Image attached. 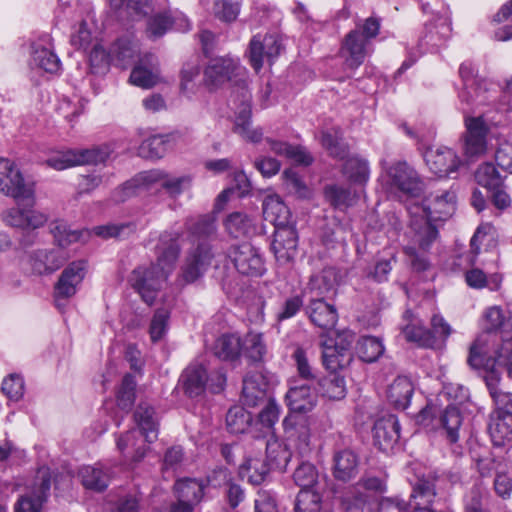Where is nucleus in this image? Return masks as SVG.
<instances>
[{"instance_id": "nucleus-55", "label": "nucleus", "mask_w": 512, "mask_h": 512, "mask_svg": "<svg viewBox=\"0 0 512 512\" xmlns=\"http://www.w3.org/2000/svg\"><path fill=\"white\" fill-rule=\"evenodd\" d=\"M325 197L337 209H345L353 205L355 195L349 188L339 185H329L325 188Z\"/></svg>"}, {"instance_id": "nucleus-27", "label": "nucleus", "mask_w": 512, "mask_h": 512, "mask_svg": "<svg viewBox=\"0 0 512 512\" xmlns=\"http://www.w3.org/2000/svg\"><path fill=\"white\" fill-rule=\"evenodd\" d=\"M237 69L238 62L232 58H214L204 71L205 82L208 86L218 87L231 80Z\"/></svg>"}, {"instance_id": "nucleus-11", "label": "nucleus", "mask_w": 512, "mask_h": 512, "mask_svg": "<svg viewBox=\"0 0 512 512\" xmlns=\"http://www.w3.org/2000/svg\"><path fill=\"white\" fill-rule=\"evenodd\" d=\"M387 184L404 194L416 196L422 190V180L417 171L405 161H398L386 171Z\"/></svg>"}, {"instance_id": "nucleus-32", "label": "nucleus", "mask_w": 512, "mask_h": 512, "mask_svg": "<svg viewBox=\"0 0 512 512\" xmlns=\"http://www.w3.org/2000/svg\"><path fill=\"white\" fill-rule=\"evenodd\" d=\"M139 53V44L133 35H125L118 38L110 48V55L113 61L122 68L131 64Z\"/></svg>"}, {"instance_id": "nucleus-12", "label": "nucleus", "mask_w": 512, "mask_h": 512, "mask_svg": "<svg viewBox=\"0 0 512 512\" xmlns=\"http://www.w3.org/2000/svg\"><path fill=\"white\" fill-rule=\"evenodd\" d=\"M213 257L210 244L205 241L200 242L186 258L178 278L179 283L187 285L198 280L210 266Z\"/></svg>"}, {"instance_id": "nucleus-19", "label": "nucleus", "mask_w": 512, "mask_h": 512, "mask_svg": "<svg viewBox=\"0 0 512 512\" xmlns=\"http://www.w3.org/2000/svg\"><path fill=\"white\" fill-rule=\"evenodd\" d=\"M464 151L468 157H479L487 150L488 127L482 117H466Z\"/></svg>"}, {"instance_id": "nucleus-64", "label": "nucleus", "mask_w": 512, "mask_h": 512, "mask_svg": "<svg viewBox=\"0 0 512 512\" xmlns=\"http://www.w3.org/2000/svg\"><path fill=\"white\" fill-rule=\"evenodd\" d=\"M173 21L165 13H159L150 17L147 21V36L151 39L162 37L171 27Z\"/></svg>"}, {"instance_id": "nucleus-54", "label": "nucleus", "mask_w": 512, "mask_h": 512, "mask_svg": "<svg viewBox=\"0 0 512 512\" xmlns=\"http://www.w3.org/2000/svg\"><path fill=\"white\" fill-rule=\"evenodd\" d=\"M322 497L316 489H301L295 500V512H319Z\"/></svg>"}, {"instance_id": "nucleus-60", "label": "nucleus", "mask_w": 512, "mask_h": 512, "mask_svg": "<svg viewBox=\"0 0 512 512\" xmlns=\"http://www.w3.org/2000/svg\"><path fill=\"white\" fill-rule=\"evenodd\" d=\"M280 406L274 399H268L258 414V423L266 429L269 436L274 435L273 429L280 417Z\"/></svg>"}, {"instance_id": "nucleus-59", "label": "nucleus", "mask_w": 512, "mask_h": 512, "mask_svg": "<svg viewBox=\"0 0 512 512\" xmlns=\"http://www.w3.org/2000/svg\"><path fill=\"white\" fill-rule=\"evenodd\" d=\"M370 496L356 489H348L341 498L343 512H365Z\"/></svg>"}, {"instance_id": "nucleus-6", "label": "nucleus", "mask_w": 512, "mask_h": 512, "mask_svg": "<svg viewBox=\"0 0 512 512\" xmlns=\"http://www.w3.org/2000/svg\"><path fill=\"white\" fill-rule=\"evenodd\" d=\"M111 150L107 145L94 146L86 149H66L52 153L45 161L52 169L61 171L80 165L98 164L104 162Z\"/></svg>"}, {"instance_id": "nucleus-57", "label": "nucleus", "mask_w": 512, "mask_h": 512, "mask_svg": "<svg viewBox=\"0 0 512 512\" xmlns=\"http://www.w3.org/2000/svg\"><path fill=\"white\" fill-rule=\"evenodd\" d=\"M303 292L301 294L291 295L284 299L275 314L278 322H282L295 317L302 309L305 310Z\"/></svg>"}, {"instance_id": "nucleus-17", "label": "nucleus", "mask_w": 512, "mask_h": 512, "mask_svg": "<svg viewBox=\"0 0 512 512\" xmlns=\"http://www.w3.org/2000/svg\"><path fill=\"white\" fill-rule=\"evenodd\" d=\"M87 264L83 260L71 262L61 273L54 286V298L59 306L61 299L74 296L86 274Z\"/></svg>"}, {"instance_id": "nucleus-56", "label": "nucleus", "mask_w": 512, "mask_h": 512, "mask_svg": "<svg viewBox=\"0 0 512 512\" xmlns=\"http://www.w3.org/2000/svg\"><path fill=\"white\" fill-rule=\"evenodd\" d=\"M252 417L243 407L234 406L226 414V425L231 433L239 434L246 431Z\"/></svg>"}, {"instance_id": "nucleus-63", "label": "nucleus", "mask_w": 512, "mask_h": 512, "mask_svg": "<svg viewBox=\"0 0 512 512\" xmlns=\"http://www.w3.org/2000/svg\"><path fill=\"white\" fill-rule=\"evenodd\" d=\"M89 235V230H72L65 224L57 225L54 232L56 241L62 247L78 241H85Z\"/></svg>"}, {"instance_id": "nucleus-45", "label": "nucleus", "mask_w": 512, "mask_h": 512, "mask_svg": "<svg viewBox=\"0 0 512 512\" xmlns=\"http://www.w3.org/2000/svg\"><path fill=\"white\" fill-rule=\"evenodd\" d=\"M265 384L261 386L255 376L243 379L242 402L248 407H255L266 399Z\"/></svg>"}, {"instance_id": "nucleus-43", "label": "nucleus", "mask_w": 512, "mask_h": 512, "mask_svg": "<svg viewBox=\"0 0 512 512\" xmlns=\"http://www.w3.org/2000/svg\"><path fill=\"white\" fill-rule=\"evenodd\" d=\"M320 394L330 400H341L346 396V381L343 376L331 373L319 381Z\"/></svg>"}, {"instance_id": "nucleus-62", "label": "nucleus", "mask_w": 512, "mask_h": 512, "mask_svg": "<svg viewBox=\"0 0 512 512\" xmlns=\"http://www.w3.org/2000/svg\"><path fill=\"white\" fill-rule=\"evenodd\" d=\"M170 313L165 308L157 309L151 319L149 334L152 342L160 341L168 330Z\"/></svg>"}, {"instance_id": "nucleus-29", "label": "nucleus", "mask_w": 512, "mask_h": 512, "mask_svg": "<svg viewBox=\"0 0 512 512\" xmlns=\"http://www.w3.org/2000/svg\"><path fill=\"white\" fill-rule=\"evenodd\" d=\"M359 471V457L352 450L344 449L333 456V476L338 481L348 482L356 477Z\"/></svg>"}, {"instance_id": "nucleus-10", "label": "nucleus", "mask_w": 512, "mask_h": 512, "mask_svg": "<svg viewBox=\"0 0 512 512\" xmlns=\"http://www.w3.org/2000/svg\"><path fill=\"white\" fill-rule=\"evenodd\" d=\"M284 432L298 454L304 458L308 457L314 447L311 442V429L308 417L305 415L288 414L283 420Z\"/></svg>"}, {"instance_id": "nucleus-50", "label": "nucleus", "mask_w": 512, "mask_h": 512, "mask_svg": "<svg viewBox=\"0 0 512 512\" xmlns=\"http://www.w3.org/2000/svg\"><path fill=\"white\" fill-rule=\"evenodd\" d=\"M227 232L235 238L247 236L253 229L251 218L242 212H233L224 221Z\"/></svg>"}, {"instance_id": "nucleus-44", "label": "nucleus", "mask_w": 512, "mask_h": 512, "mask_svg": "<svg viewBox=\"0 0 512 512\" xmlns=\"http://www.w3.org/2000/svg\"><path fill=\"white\" fill-rule=\"evenodd\" d=\"M343 174L354 184H365L369 179V166L365 159L358 156L346 157Z\"/></svg>"}, {"instance_id": "nucleus-21", "label": "nucleus", "mask_w": 512, "mask_h": 512, "mask_svg": "<svg viewBox=\"0 0 512 512\" xmlns=\"http://www.w3.org/2000/svg\"><path fill=\"white\" fill-rule=\"evenodd\" d=\"M400 438V425L398 419L389 415L377 420L373 427V439L379 450L389 453Z\"/></svg>"}, {"instance_id": "nucleus-13", "label": "nucleus", "mask_w": 512, "mask_h": 512, "mask_svg": "<svg viewBox=\"0 0 512 512\" xmlns=\"http://www.w3.org/2000/svg\"><path fill=\"white\" fill-rule=\"evenodd\" d=\"M137 181L147 187L159 184L173 198L189 190L192 186V177L190 175L171 176L160 169L140 173Z\"/></svg>"}, {"instance_id": "nucleus-9", "label": "nucleus", "mask_w": 512, "mask_h": 512, "mask_svg": "<svg viewBox=\"0 0 512 512\" xmlns=\"http://www.w3.org/2000/svg\"><path fill=\"white\" fill-rule=\"evenodd\" d=\"M228 257L237 271L250 277H260L265 271L264 260L257 248L250 243L230 247Z\"/></svg>"}, {"instance_id": "nucleus-30", "label": "nucleus", "mask_w": 512, "mask_h": 512, "mask_svg": "<svg viewBox=\"0 0 512 512\" xmlns=\"http://www.w3.org/2000/svg\"><path fill=\"white\" fill-rule=\"evenodd\" d=\"M205 485L194 478L179 479L174 484V493L181 503L196 507L204 497Z\"/></svg>"}, {"instance_id": "nucleus-39", "label": "nucleus", "mask_w": 512, "mask_h": 512, "mask_svg": "<svg viewBox=\"0 0 512 512\" xmlns=\"http://www.w3.org/2000/svg\"><path fill=\"white\" fill-rule=\"evenodd\" d=\"M171 138L170 134L152 135L140 144L138 154L146 159H160L170 147Z\"/></svg>"}, {"instance_id": "nucleus-28", "label": "nucleus", "mask_w": 512, "mask_h": 512, "mask_svg": "<svg viewBox=\"0 0 512 512\" xmlns=\"http://www.w3.org/2000/svg\"><path fill=\"white\" fill-rule=\"evenodd\" d=\"M316 395L308 384L290 387L286 393V402L290 409L289 414L304 415L316 406Z\"/></svg>"}, {"instance_id": "nucleus-24", "label": "nucleus", "mask_w": 512, "mask_h": 512, "mask_svg": "<svg viewBox=\"0 0 512 512\" xmlns=\"http://www.w3.org/2000/svg\"><path fill=\"white\" fill-rule=\"evenodd\" d=\"M2 220L9 226L26 229L42 227L48 220V216L32 208H11L2 213Z\"/></svg>"}, {"instance_id": "nucleus-2", "label": "nucleus", "mask_w": 512, "mask_h": 512, "mask_svg": "<svg viewBox=\"0 0 512 512\" xmlns=\"http://www.w3.org/2000/svg\"><path fill=\"white\" fill-rule=\"evenodd\" d=\"M411 211L410 227L413 241L426 250L438 237V230L432 221H444L456 210V194L452 190L431 192L424 200V206Z\"/></svg>"}, {"instance_id": "nucleus-33", "label": "nucleus", "mask_w": 512, "mask_h": 512, "mask_svg": "<svg viewBox=\"0 0 512 512\" xmlns=\"http://www.w3.org/2000/svg\"><path fill=\"white\" fill-rule=\"evenodd\" d=\"M133 417L146 441L149 443L154 442L158 436V422L155 418L154 408L149 404L140 403Z\"/></svg>"}, {"instance_id": "nucleus-34", "label": "nucleus", "mask_w": 512, "mask_h": 512, "mask_svg": "<svg viewBox=\"0 0 512 512\" xmlns=\"http://www.w3.org/2000/svg\"><path fill=\"white\" fill-rule=\"evenodd\" d=\"M413 392L412 381L406 376H399L389 386L387 397L396 409L405 410L410 404Z\"/></svg>"}, {"instance_id": "nucleus-51", "label": "nucleus", "mask_w": 512, "mask_h": 512, "mask_svg": "<svg viewBox=\"0 0 512 512\" xmlns=\"http://www.w3.org/2000/svg\"><path fill=\"white\" fill-rule=\"evenodd\" d=\"M322 346V363L327 370L335 373L337 370L343 369L350 364L352 355L342 354L341 351L332 347L327 341H325Z\"/></svg>"}, {"instance_id": "nucleus-49", "label": "nucleus", "mask_w": 512, "mask_h": 512, "mask_svg": "<svg viewBox=\"0 0 512 512\" xmlns=\"http://www.w3.org/2000/svg\"><path fill=\"white\" fill-rule=\"evenodd\" d=\"M270 469L268 462L265 463L258 458H247L241 466V474L249 483L260 485L266 479Z\"/></svg>"}, {"instance_id": "nucleus-35", "label": "nucleus", "mask_w": 512, "mask_h": 512, "mask_svg": "<svg viewBox=\"0 0 512 512\" xmlns=\"http://www.w3.org/2000/svg\"><path fill=\"white\" fill-rule=\"evenodd\" d=\"M436 480L434 474L418 478L412 487L411 505H432L436 497Z\"/></svg>"}, {"instance_id": "nucleus-41", "label": "nucleus", "mask_w": 512, "mask_h": 512, "mask_svg": "<svg viewBox=\"0 0 512 512\" xmlns=\"http://www.w3.org/2000/svg\"><path fill=\"white\" fill-rule=\"evenodd\" d=\"M242 342L237 334H223L215 341L213 351L216 357L223 360H234L241 352Z\"/></svg>"}, {"instance_id": "nucleus-7", "label": "nucleus", "mask_w": 512, "mask_h": 512, "mask_svg": "<svg viewBox=\"0 0 512 512\" xmlns=\"http://www.w3.org/2000/svg\"><path fill=\"white\" fill-rule=\"evenodd\" d=\"M417 422L425 427L431 426L440 432L446 440L453 444L459 440V431L463 422V416L460 409L455 405H448L434 416V408L426 407L420 411L417 416Z\"/></svg>"}, {"instance_id": "nucleus-58", "label": "nucleus", "mask_w": 512, "mask_h": 512, "mask_svg": "<svg viewBox=\"0 0 512 512\" xmlns=\"http://www.w3.org/2000/svg\"><path fill=\"white\" fill-rule=\"evenodd\" d=\"M293 479L295 484L301 487V489H316L318 471L313 464L302 462L296 468Z\"/></svg>"}, {"instance_id": "nucleus-47", "label": "nucleus", "mask_w": 512, "mask_h": 512, "mask_svg": "<svg viewBox=\"0 0 512 512\" xmlns=\"http://www.w3.org/2000/svg\"><path fill=\"white\" fill-rule=\"evenodd\" d=\"M384 352L381 340L374 336L361 337L356 345V353L364 362L376 361Z\"/></svg>"}, {"instance_id": "nucleus-25", "label": "nucleus", "mask_w": 512, "mask_h": 512, "mask_svg": "<svg viewBox=\"0 0 512 512\" xmlns=\"http://www.w3.org/2000/svg\"><path fill=\"white\" fill-rule=\"evenodd\" d=\"M341 55L350 69H357L363 64L367 55V41L358 29L350 31L344 38Z\"/></svg>"}, {"instance_id": "nucleus-8", "label": "nucleus", "mask_w": 512, "mask_h": 512, "mask_svg": "<svg viewBox=\"0 0 512 512\" xmlns=\"http://www.w3.org/2000/svg\"><path fill=\"white\" fill-rule=\"evenodd\" d=\"M0 193L16 200L33 199L34 189L25 183L22 173L15 163L0 157Z\"/></svg>"}, {"instance_id": "nucleus-48", "label": "nucleus", "mask_w": 512, "mask_h": 512, "mask_svg": "<svg viewBox=\"0 0 512 512\" xmlns=\"http://www.w3.org/2000/svg\"><path fill=\"white\" fill-rule=\"evenodd\" d=\"M136 386L137 382L132 374L123 377L116 394V403L121 410L128 412L134 405Z\"/></svg>"}, {"instance_id": "nucleus-4", "label": "nucleus", "mask_w": 512, "mask_h": 512, "mask_svg": "<svg viewBox=\"0 0 512 512\" xmlns=\"http://www.w3.org/2000/svg\"><path fill=\"white\" fill-rule=\"evenodd\" d=\"M501 334H481L470 346L467 363L476 370L490 369L512 360V323Z\"/></svg>"}, {"instance_id": "nucleus-61", "label": "nucleus", "mask_w": 512, "mask_h": 512, "mask_svg": "<svg viewBox=\"0 0 512 512\" xmlns=\"http://www.w3.org/2000/svg\"><path fill=\"white\" fill-rule=\"evenodd\" d=\"M136 231V224L133 222H126L120 224H106L101 226H96L93 228L92 232L102 238H122L127 237L130 234Z\"/></svg>"}, {"instance_id": "nucleus-23", "label": "nucleus", "mask_w": 512, "mask_h": 512, "mask_svg": "<svg viewBox=\"0 0 512 512\" xmlns=\"http://www.w3.org/2000/svg\"><path fill=\"white\" fill-rule=\"evenodd\" d=\"M49 35L41 36L31 44V64L48 73H57L60 69V59L52 50Z\"/></svg>"}, {"instance_id": "nucleus-26", "label": "nucleus", "mask_w": 512, "mask_h": 512, "mask_svg": "<svg viewBox=\"0 0 512 512\" xmlns=\"http://www.w3.org/2000/svg\"><path fill=\"white\" fill-rule=\"evenodd\" d=\"M67 257L61 249H38L30 256V265L34 273L48 275L60 269Z\"/></svg>"}, {"instance_id": "nucleus-18", "label": "nucleus", "mask_w": 512, "mask_h": 512, "mask_svg": "<svg viewBox=\"0 0 512 512\" xmlns=\"http://www.w3.org/2000/svg\"><path fill=\"white\" fill-rule=\"evenodd\" d=\"M424 159L430 171L439 177H450L461 165L456 152L448 147L430 148L425 152Z\"/></svg>"}, {"instance_id": "nucleus-52", "label": "nucleus", "mask_w": 512, "mask_h": 512, "mask_svg": "<svg viewBox=\"0 0 512 512\" xmlns=\"http://www.w3.org/2000/svg\"><path fill=\"white\" fill-rule=\"evenodd\" d=\"M485 332L483 334H501L506 329L507 323H512V317H505L502 309L498 306H492L486 309L484 313Z\"/></svg>"}, {"instance_id": "nucleus-36", "label": "nucleus", "mask_w": 512, "mask_h": 512, "mask_svg": "<svg viewBox=\"0 0 512 512\" xmlns=\"http://www.w3.org/2000/svg\"><path fill=\"white\" fill-rule=\"evenodd\" d=\"M466 284L475 290L488 288L490 291H498L501 288L503 277L499 273L486 274L478 267H471L464 273Z\"/></svg>"}, {"instance_id": "nucleus-31", "label": "nucleus", "mask_w": 512, "mask_h": 512, "mask_svg": "<svg viewBox=\"0 0 512 512\" xmlns=\"http://www.w3.org/2000/svg\"><path fill=\"white\" fill-rule=\"evenodd\" d=\"M337 284V274L333 268H324L318 274L312 275L303 289V295L323 297L334 289Z\"/></svg>"}, {"instance_id": "nucleus-5", "label": "nucleus", "mask_w": 512, "mask_h": 512, "mask_svg": "<svg viewBox=\"0 0 512 512\" xmlns=\"http://www.w3.org/2000/svg\"><path fill=\"white\" fill-rule=\"evenodd\" d=\"M251 92L246 82H241L233 88L229 98V105L235 111L234 132L243 139L258 143L262 140L263 132L260 128H251Z\"/></svg>"}, {"instance_id": "nucleus-3", "label": "nucleus", "mask_w": 512, "mask_h": 512, "mask_svg": "<svg viewBox=\"0 0 512 512\" xmlns=\"http://www.w3.org/2000/svg\"><path fill=\"white\" fill-rule=\"evenodd\" d=\"M263 214L275 227L271 249L277 262L291 263L298 253V233L289 208L278 195H268L263 202Z\"/></svg>"}, {"instance_id": "nucleus-38", "label": "nucleus", "mask_w": 512, "mask_h": 512, "mask_svg": "<svg viewBox=\"0 0 512 512\" xmlns=\"http://www.w3.org/2000/svg\"><path fill=\"white\" fill-rule=\"evenodd\" d=\"M78 475L86 489L104 491L109 484V475L100 465H86L79 469Z\"/></svg>"}, {"instance_id": "nucleus-22", "label": "nucleus", "mask_w": 512, "mask_h": 512, "mask_svg": "<svg viewBox=\"0 0 512 512\" xmlns=\"http://www.w3.org/2000/svg\"><path fill=\"white\" fill-rule=\"evenodd\" d=\"M208 380L206 367L202 363L192 362L182 372L179 384L186 396L196 398L203 395L208 385Z\"/></svg>"}, {"instance_id": "nucleus-14", "label": "nucleus", "mask_w": 512, "mask_h": 512, "mask_svg": "<svg viewBox=\"0 0 512 512\" xmlns=\"http://www.w3.org/2000/svg\"><path fill=\"white\" fill-rule=\"evenodd\" d=\"M459 75L463 81V89L459 92L461 102L467 105L485 104L488 89L485 81L477 78L474 65L469 61L463 62L459 67Z\"/></svg>"}, {"instance_id": "nucleus-46", "label": "nucleus", "mask_w": 512, "mask_h": 512, "mask_svg": "<svg viewBox=\"0 0 512 512\" xmlns=\"http://www.w3.org/2000/svg\"><path fill=\"white\" fill-rule=\"evenodd\" d=\"M402 333L407 341L415 342L421 347L432 348L436 344L434 333L419 322L406 325Z\"/></svg>"}, {"instance_id": "nucleus-42", "label": "nucleus", "mask_w": 512, "mask_h": 512, "mask_svg": "<svg viewBox=\"0 0 512 512\" xmlns=\"http://www.w3.org/2000/svg\"><path fill=\"white\" fill-rule=\"evenodd\" d=\"M489 433L495 446H503L512 437V416L495 413L489 424Z\"/></svg>"}, {"instance_id": "nucleus-40", "label": "nucleus", "mask_w": 512, "mask_h": 512, "mask_svg": "<svg viewBox=\"0 0 512 512\" xmlns=\"http://www.w3.org/2000/svg\"><path fill=\"white\" fill-rule=\"evenodd\" d=\"M320 142L330 156L341 160L348 156V145L343 141L342 131L340 128L323 130L321 132Z\"/></svg>"}, {"instance_id": "nucleus-20", "label": "nucleus", "mask_w": 512, "mask_h": 512, "mask_svg": "<svg viewBox=\"0 0 512 512\" xmlns=\"http://www.w3.org/2000/svg\"><path fill=\"white\" fill-rule=\"evenodd\" d=\"M305 314L314 326L323 331L333 329L338 321L336 307L323 297L310 296L305 306Z\"/></svg>"}, {"instance_id": "nucleus-15", "label": "nucleus", "mask_w": 512, "mask_h": 512, "mask_svg": "<svg viewBox=\"0 0 512 512\" xmlns=\"http://www.w3.org/2000/svg\"><path fill=\"white\" fill-rule=\"evenodd\" d=\"M51 488V474L48 468L38 470L33 489L30 494L22 496L15 506V512H39L46 502Z\"/></svg>"}, {"instance_id": "nucleus-37", "label": "nucleus", "mask_w": 512, "mask_h": 512, "mask_svg": "<svg viewBox=\"0 0 512 512\" xmlns=\"http://www.w3.org/2000/svg\"><path fill=\"white\" fill-rule=\"evenodd\" d=\"M266 460L271 469L284 471L291 459V452L287 445L274 435L265 442Z\"/></svg>"}, {"instance_id": "nucleus-1", "label": "nucleus", "mask_w": 512, "mask_h": 512, "mask_svg": "<svg viewBox=\"0 0 512 512\" xmlns=\"http://www.w3.org/2000/svg\"><path fill=\"white\" fill-rule=\"evenodd\" d=\"M179 252L177 239L172 234L164 233L156 246L157 262L138 266L131 272L128 282L146 304L155 302L163 283L175 267Z\"/></svg>"}, {"instance_id": "nucleus-53", "label": "nucleus", "mask_w": 512, "mask_h": 512, "mask_svg": "<svg viewBox=\"0 0 512 512\" xmlns=\"http://www.w3.org/2000/svg\"><path fill=\"white\" fill-rule=\"evenodd\" d=\"M476 182L488 191L502 187L503 179L492 163L481 164L475 172Z\"/></svg>"}, {"instance_id": "nucleus-16", "label": "nucleus", "mask_w": 512, "mask_h": 512, "mask_svg": "<svg viewBox=\"0 0 512 512\" xmlns=\"http://www.w3.org/2000/svg\"><path fill=\"white\" fill-rule=\"evenodd\" d=\"M281 49V42L275 35H255L249 43L248 52L251 66L256 72L260 71L264 60L266 59L269 64H272L280 54Z\"/></svg>"}]
</instances>
